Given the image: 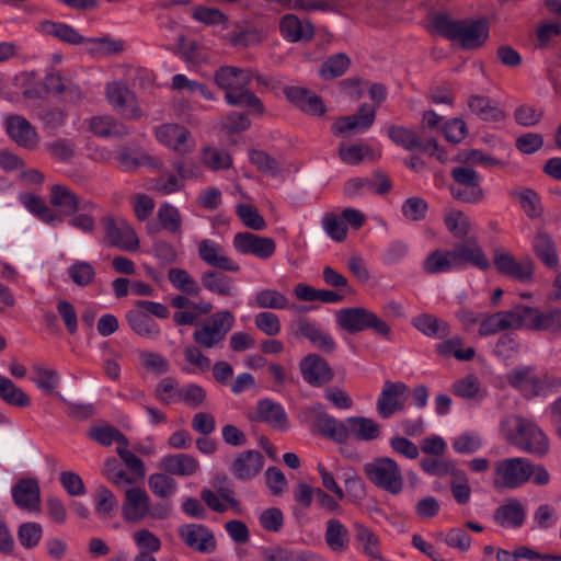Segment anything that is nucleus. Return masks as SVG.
<instances>
[{
  "label": "nucleus",
  "instance_id": "1",
  "mask_svg": "<svg viewBox=\"0 0 561 561\" xmlns=\"http://www.w3.org/2000/svg\"><path fill=\"white\" fill-rule=\"evenodd\" d=\"M503 438L517 449L535 456H545L549 440L542 430L530 419L507 415L500 423Z\"/></svg>",
  "mask_w": 561,
  "mask_h": 561
},
{
  "label": "nucleus",
  "instance_id": "2",
  "mask_svg": "<svg viewBox=\"0 0 561 561\" xmlns=\"http://www.w3.org/2000/svg\"><path fill=\"white\" fill-rule=\"evenodd\" d=\"M436 34L451 42H457L463 49L480 48L489 37L488 24L480 20H451L438 14L433 18Z\"/></svg>",
  "mask_w": 561,
  "mask_h": 561
},
{
  "label": "nucleus",
  "instance_id": "3",
  "mask_svg": "<svg viewBox=\"0 0 561 561\" xmlns=\"http://www.w3.org/2000/svg\"><path fill=\"white\" fill-rule=\"evenodd\" d=\"M234 316L229 310L217 311L204 319L193 332L195 344L204 350L219 347L234 325Z\"/></svg>",
  "mask_w": 561,
  "mask_h": 561
},
{
  "label": "nucleus",
  "instance_id": "4",
  "mask_svg": "<svg viewBox=\"0 0 561 561\" xmlns=\"http://www.w3.org/2000/svg\"><path fill=\"white\" fill-rule=\"evenodd\" d=\"M367 479L377 488L398 495L402 492L404 480L400 466L390 457H377L363 466Z\"/></svg>",
  "mask_w": 561,
  "mask_h": 561
},
{
  "label": "nucleus",
  "instance_id": "5",
  "mask_svg": "<svg viewBox=\"0 0 561 561\" xmlns=\"http://www.w3.org/2000/svg\"><path fill=\"white\" fill-rule=\"evenodd\" d=\"M336 321L350 334L366 330H373L377 335L385 339H389L391 334V329L385 320L363 307L341 309L336 313Z\"/></svg>",
  "mask_w": 561,
  "mask_h": 561
},
{
  "label": "nucleus",
  "instance_id": "6",
  "mask_svg": "<svg viewBox=\"0 0 561 561\" xmlns=\"http://www.w3.org/2000/svg\"><path fill=\"white\" fill-rule=\"evenodd\" d=\"M492 262L497 273L520 283L533 279L535 262L529 255L517 260L504 248H496L492 253Z\"/></svg>",
  "mask_w": 561,
  "mask_h": 561
},
{
  "label": "nucleus",
  "instance_id": "7",
  "mask_svg": "<svg viewBox=\"0 0 561 561\" xmlns=\"http://www.w3.org/2000/svg\"><path fill=\"white\" fill-rule=\"evenodd\" d=\"M529 460L513 457L499 460L494 466L493 485L496 489L514 490L527 482Z\"/></svg>",
  "mask_w": 561,
  "mask_h": 561
},
{
  "label": "nucleus",
  "instance_id": "8",
  "mask_svg": "<svg viewBox=\"0 0 561 561\" xmlns=\"http://www.w3.org/2000/svg\"><path fill=\"white\" fill-rule=\"evenodd\" d=\"M106 241L115 248L127 252L139 249V239L134 228L122 217L107 215L102 218Z\"/></svg>",
  "mask_w": 561,
  "mask_h": 561
},
{
  "label": "nucleus",
  "instance_id": "9",
  "mask_svg": "<svg viewBox=\"0 0 561 561\" xmlns=\"http://www.w3.org/2000/svg\"><path fill=\"white\" fill-rule=\"evenodd\" d=\"M520 322L522 328L559 335L561 334V309L554 307L540 310L520 305Z\"/></svg>",
  "mask_w": 561,
  "mask_h": 561
},
{
  "label": "nucleus",
  "instance_id": "10",
  "mask_svg": "<svg viewBox=\"0 0 561 561\" xmlns=\"http://www.w3.org/2000/svg\"><path fill=\"white\" fill-rule=\"evenodd\" d=\"M154 137L159 144L182 156L192 152L195 147L191 131L179 124L165 123L157 126Z\"/></svg>",
  "mask_w": 561,
  "mask_h": 561
},
{
  "label": "nucleus",
  "instance_id": "11",
  "mask_svg": "<svg viewBox=\"0 0 561 561\" xmlns=\"http://www.w3.org/2000/svg\"><path fill=\"white\" fill-rule=\"evenodd\" d=\"M106 100L111 106L124 118L136 121L142 117L135 93L121 82L106 85Z\"/></svg>",
  "mask_w": 561,
  "mask_h": 561
},
{
  "label": "nucleus",
  "instance_id": "12",
  "mask_svg": "<svg viewBox=\"0 0 561 561\" xmlns=\"http://www.w3.org/2000/svg\"><path fill=\"white\" fill-rule=\"evenodd\" d=\"M409 387L402 381L386 380L377 399L376 409L382 419L391 417L405 408Z\"/></svg>",
  "mask_w": 561,
  "mask_h": 561
},
{
  "label": "nucleus",
  "instance_id": "13",
  "mask_svg": "<svg viewBox=\"0 0 561 561\" xmlns=\"http://www.w3.org/2000/svg\"><path fill=\"white\" fill-rule=\"evenodd\" d=\"M232 245L238 253L253 255L261 260L272 257L276 251V242L273 238L259 236L249 231L236 233Z\"/></svg>",
  "mask_w": 561,
  "mask_h": 561
},
{
  "label": "nucleus",
  "instance_id": "14",
  "mask_svg": "<svg viewBox=\"0 0 561 561\" xmlns=\"http://www.w3.org/2000/svg\"><path fill=\"white\" fill-rule=\"evenodd\" d=\"M450 251L457 271L462 270L467 265L474 266L481 271H488L491 267V262L477 240L471 239L458 242Z\"/></svg>",
  "mask_w": 561,
  "mask_h": 561
},
{
  "label": "nucleus",
  "instance_id": "15",
  "mask_svg": "<svg viewBox=\"0 0 561 561\" xmlns=\"http://www.w3.org/2000/svg\"><path fill=\"white\" fill-rule=\"evenodd\" d=\"M299 369L302 379L311 387H322L334 377L330 364L316 353L306 355L299 363Z\"/></svg>",
  "mask_w": 561,
  "mask_h": 561
},
{
  "label": "nucleus",
  "instance_id": "16",
  "mask_svg": "<svg viewBox=\"0 0 561 561\" xmlns=\"http://www.w3.org/2000/svg\"><path fill=\"white\" fill-rule=\"evenodd\" d=\"M9 137L20 147L28 150L37 148L41 137L33 125L21 115H10L4 122Z\"/></svg>",
  "mask_w": 561,
  "mask_h": 561
},
{
  "label": "nucleus",
  "instance_id": "17",
  "mask_svg": "<svg viewBox=\"0 0 561 561\" xmlns=\"http://www.w3.org/2000/svg\"><path fill=\"white\" fill-rule=\"evenodd\" d=\"M519 328H522L520 305H517L507 311H500L485 317L482 314L479 334L488 336L505 330Z\"/></svg>",
  "mask_w": 561,
  "mask_h": 561
},
{
  "label": "nucleus",
  "instance_id": "18",
  "mask_svg": "<svg viewBox=\"0 0 561 561\" xmlns=\"http://www.w3.org/2000/svg\"><path fill=\"white\" fill-rule=\"evenodd\" d=\"M179 536L191 549L210 553L216 550L217 543L214 533L201 524H186L179 528Z\"/></svg>",
  "mask_w": 561,
  "mask_h": 561
},
{
  "label": "nucleus",
  "instance_id": "19",
  "mask_svg": "<svg viewBox=\"0 0 561 561\" xmlns=\"http://www.w3.org/2000/svg\"><path fill=\"white\" fill-rule=\"evenodd\" d=\"M49 201L65 216H72L78 210L90 211L95 208L92 202L79 198L67 186L59 184L51 186Z\"/></svg>",
  "mask_w": 561,
  "mask_h": 561
},
{
  "label": "nucleus",
  "instance_id": "20",
  "mask_svg": "<svg viewBox=\"0 0 561 561\" xmlns=\"http://www.w3.org/2000/svg\"><path fill=\"white\" fill-rule=\"evenodd\" d=\"M150 497L145 489L131 486L125 490L122 515L128 523H139L147 517Z\"/></svg>",
  "mask_w": 561,
  "mask_h": 561
},
{
  "label": "nucleus",
  "instance_id": "21",
  "mask_svg": "<svg viewBox=\"0 0 561 561\" xmlns=\"http://www.w3.org/2000/svg\"><path fill=\"white\" fill-rule=\"evenodd\" d=\"M198 255L204 263L217 270L233 273L240 271V265L226 254L219 243L210 239L199 241Z\"/></svg>",
  "mask_w": 561,
  "mask_h": 561
},
{
  "label": "nucleus",
  "instance_id": "22",
  "mask_svg": "<svg viewBox=\"0 0 561 561\" xmlns=\"http://www.w3.org/2000/svg\"><path fill=\"white\" fill-rule=\"evenodd\" d=\"M310 412L313 417V426L322 436L340 444L347 440L345 421L342 422L329 415L321 404L312 407Z\"/></svg>",
  "mask_w": 561,
  "mask_h": 561
},
{
  "label": "nucleus",
  "instance_id": "23",
  "mask_svg": "<svg viewBox=\"0 0 561 561\" xmlns=\"http://www.w3.org/2000/svg\"><path fill=\"white\" fill-rule=\"evenodd\" d=\"M264 466V457L259 450L238 453L230 465L231 473L241 481L256 477Z\"/></svg>",
  "mask_w": 561,
  "mask_h": 561
},
{
  "label": "nucleus",
  "instance_id": "24",
  "mask_svg": "<svg viewBox=\"0 0 561 561\" xmlns=\"http://www.w3.org/2000/svg\"><path fill=\"white\" fill-rule=\"evenodd\" d=\"M283 38L289 43H308L314 36V26L309 20H301L295 14H285L279 21Z\"/></svg>",
  "mask_w": 561,
  "mask_h": 561
},
{
  "label": "nucleus",
  "instance_id": "25",
  "mask_svg": "<svg viewBox=\"0 0 561 561\" xmlns=\"http://www.w3.org/2000/svg\"><path fill=\"white\" fill-rule=\"evenodd\" d=\"M14 504L28 512L36 511L41 503V489L34 478H25L18 481L12 488Z\"/></svg>",
  "mask_w": 561,
  "mask_h": 561
},
{
  "label": "nucleus",
  "instance_id": "26",
  "mask_svg": "<svg viewBox=\"0 0 561 561\" xmlns=\"http://www.w3.org/2000/svg\"><path fill=\"white\" fill-rule=\"evenodd\" d=\"M253 75L250 70L233 66H222L214 75L217 87L226 93L233 92L249 85Z\"/></svg>",
  "mask_w": 561,
  "mask_h": 561
},
{
  "label": "nucleus",
  "instance_id": "27",
  "mask_svg": "<svg viewBox=\"0 0 561 561\" xmlns=\"http://www.w3.org/2000/svg\"><path fill=\"white\" fill-rule=\"evenodd\" d=\"M531 247L536 257L546 267L554 270L559 266L557 244L548 232L537 230L534 234Z\"/></svg>",
  "mask_w": 561,
  "mask_h": 561
},
{
  "label": "nucleus",
  "instance_id": "28",
  "mask_svg": "<svg viewBox=\"0 0 561 561\" xmlns=\"http://www.w3.org/2000/svg\"><path fill=\"white\" fill-rule=\"evenodd\" d=\"M494 522L504 528H519L526 518L524 505L517 499H510L493 514Z\"/></svg>",
  "mask_w": 561,
  "mask_h": 561
},
{
  "label": "nucleus",
  "instance_id": "29",
  "mask_svg": "<svg viewBox=\"0 0 561 561\" xmlns=\"http://www.w3.org/2000/svg\"><path fill=\"white\" fill-rule=\"evenodd\" d=\"M256 414V419L260 422H264L273 428L286 431L289 427L288 417L284 408L271 399H261L257 401Z\"/></svg>",
  "mask_w": 561,
  "mask_h": 561
},
{
  "label": "nucleus",
  "instance_id": "30",
  "mask_svg": "<svg viewBox=\"0 0 561 561\" xmlns=\"http://www.w3.org/2000/svg\"><path fill=\"white\" fill-rule=\"evenodd\" d=\"M36 30L69 45H80L87 42L73 26L64 22L43 20L37 24Z\"/></svg>",
  "mask_w": 561,
  "mask_h": 561
},
{
  "label": "nucleus",
  "instance_id": "31",
  "mask_svg": "<svg viewBox=\"0 0 561 561\" xmlns=\"http://www.w3.org/2000/svg\"><path fill=\"white\" fill-rule=\"evenodd\" d=\"M375 116V108L369 104H363L358 108L357 114L345 116L336 121L332 126L333 133L341 135L357 127L367 129L374 124Z\"/></svg>",
  "mask_w": 561,
  "mask_h": 561
},
{
  "label": "nucleus",
  "instance_id": "32",
  "mask_svg": "<svg viewBox=\"0 0 561 561\" xmlns=\"http://www.w3.org/2000/svg\"><path fill=\"white\" fill-rule=\"evenodd\" d=\"M160 468L173 476L190 477L199 469L198 461L188 454L168 455L161 459Z\"/></svg>",
  "mask_w": 561,
  "mask_h": 561
},
{
  "label": "nucleus",
  "instance_id": "33",
  "mask_svg": "<svg viewBox=\"0 0 561 561\" xmlns=\"http://www.w3.org/2000/svg\"><path fill=\"white\" fill-rule=\"evenodd\" d=\"M347 439L354 436L358 440L368 442L380 436V426L373 419L365 416H351L345 420Z\"/></svg>",
  "mask_w": 561,
  "mask_h": 561
},
{
  "label": "nucleus",
  "instance_id": "34",
  "mask_svg": "<svg viewBox=\"0 0 561 561\" xmlns=\"http://www.w3.org/2000/svg\"><path fill=\"white\" fill-rule=\"evenodd\" d=\"M91 131L102 138H124L129 135V128L113 116H94L90 121Z\"/></svg>",
  "mask_w": 561,
  "mask_h": 561
},
{
  "label": "nucleus",
  "instance_id": "35",
  "mask_svg": "<svg viewBox=\"0 0 561 561\" xmlns=\"http://www.w3.org/2000/svg\"><path fill=\"white\" fill-rule=\"evenodd\" d=\"M126 320L130 329L140 336L157 339L161 333L159 325L141 308L135 307L127 311Z\"/></svg>",
  "mask_w": 561,
  "mask_h": 561
},
{
  "label": "nucleus",
  "instance_id": "36",
  "mask_svg": "<svg viewBox=\"0 0 561 561\" xmlns=\"http://www.w3.org/2000/svg\"><path fill=\"white\" fill-rule=\"evenodd\" d=\"M201 283L205 289L219 296L232 297L238 294V287L233 279L216 271L204 272L201 276Z\"/></svg>",
  "mask_w": 561,
  "mask_h": 561
},
{
  "label": "nucleus",
  "instance_id": "37",
  "mask_svg": "<svg viewBox=\"0 0 561 561\" xmlns=\"http://www.w3.org/2000/svg\"><path fill=\"white\" fill-rule=\"evenodd\" d=\"M324 541L333 552H344L350 546L348 529L340 519L331 518L325 523Z\"/></svg>",
  "mask_w": 561,
  "mask_h": 561
},
{
  "label": "nucleus",
  "instance_id": "38",
  "mask_svg": "<svg viewBox=\"0 0 561 561\" xmlns=\"http://www.w3.org/2000/svg\"><path fill=\"white\" fill-rule=\"evenodd\" d=\"M508 383L526 396H536L540 390V381L529 367H519L507 375Z\"/></svg>",
  "mask_w": 561,
  "mask_h": 561
},
{
  "label": "nucleus",
  "instance_id": "39",
  "mask_svg": "<svg viewBox=\"0 0 561 561\" xmlns=\"http://www.w3.org/2000/svg\"><path fill=\"white\" fill-rule=\"evenodd\" d=\"M422 268L426 274H439L457 271L450 250H434L423 261Z\"/></svg>",
  "mask_w": 561,
  "mask_h": 561
},
{
  "label": "nucleus",
  "instance_id": "40",
  "mask_svg": "<svg viewBox=\"0 0 561 561\" xmlns=\"http://www.w3.org/2000/svg\"><path fill=\"white\" fill-rule=\"evenodd\" d=\"M413 325L430 337L445 339L450 334L448 322L432 314H422L414 318Z\"/></svg>",
  "mask_w": 561,
  "mask_h": 561
},
{
  "label": "nucleus",
  "instance_id": "41",
  "mask_svg": "<svg viewBox=\"0 0 561 561\" xmlns=\"http://www.w3.org/2000/svg\"><path fill=\"white\" fill-rule=\"evenodd\" d=\"M451 391L455 396L471 401H481L485 397V391L481 388L479 378L473 374L456 380L451 385Z\"/></svg>",
  "mask_w": 561,
  "mask_h": 561
},
{
  "label": "nucleus",
  "instance_id": "42",
  "mask_svg": "<svg viewBox=\"0 0 561 561\" xmlns=\"http://www.w3.org/2000/svg\"><path fill=\"white\" fill-rule=\"evenodd\" d=\"M510 197L518 201L519 206L529 218H538L543 209L539 195L531 188H512L508 191Z\"/></svg>",
  "mask_w": 561,
  "mask_h": 561
},
{
  "label": "nucleus",
  "instance_id": "43",
  "mask_svg": "<svg viewBox=\"0 0 561 561\" xmlns=\"http://www.w3.org/2000/svg\"><path fill=\"white\" fill-rule=\"evenodd\" d=\"M0 399L9 405L27 408L31 398L19 388L10 378L0 375Z\"/></svg>",
  "mask_w": 561,
  "mask_h": 561
},
{
  "label": "nucleus",
  "instance_id": "44",
  "mask_svg": "<svg viewBox=\"0 0 561 561\" xmlns=\"http://www.w3.org/2000/svg\"><path fill=\"white\" fill-rule=\"evenodd\" d=\"M225 101L231 106L250 108L253 113L262 114L264 112L262 101L249 89V85L226 93Z\"/></svg>",
  "mask_w": 561,
  "mask_h": 561
},
{
  "label": "nucleus",
  "instance_id": "45",
  "mask_svg": "<svg viewBox=\"0 0 561 561\" xmlns=\"http://www.w3.org/2000/svg\"><path fill=\"white\" fill-rule=\"evenodd\" d=\"M387 135L397 146L402 147L407 151H416L421 146V137L410 128L400 125H390L387 128Z\"/></svg>",
  "mask_w": 561,
  "mask_h": 561
},
{
  "label": "nucleus",
  "instance_id": "46",
  "mask_svg": "<svg viewBox=\"0 0 561 561\" xmlns=\"http://www.w3.org/2000/svg\"><path fill=\"white\" fill-rule=\"evenodd\" d=\"M254 304L257 308L284 310L289 308V299L280 291L273 288L259 290L254 296Z\"/></svg>",
  "mask_w": 561,
  "mask_h": 561
},
{
  "label": "nucleus",
  "instance_id": "47",
  "mask_svg": "<svg viewBox=\"0 0 561 561\" xmlns=\"http://www.w3.org/2000/svg\"><path fill=\"white\" fill-rule=\"evenodd\" d=\"M169 282L180 291L188 296H198L202 288L187 271L180 267H172L168 272Z\"/></svg>",
  "mask_w": 561,
  "mask_h": 561
},
{
  "label": "nucleus",
  "instance_id": "48",
  "mask_svg": "<svg viewBox=\"0 0 561 561\" xmlns=\"http://www.w3.org/2000/svg\"><path fill=\"white\" fill-rule=\"evenodd\" d=\"M468 105L471 112L483 121L497 122L504 117L503 111L485 96L473 95L469 99Z\"/></svg>",
  "mask_w": 561,
  "mask_h": 561
},
{
  "label": "nucleus",
  "instance_id": "49",
  "mask_svg": "<svg viewBox=\"0 0 561 561\" xmlns=\"http://www.w3.org/2000/svg\"><path fill=\"white\" fill-rule=\"evenodd\" d=\"M157 217L162 229L172 234H181L182 216L178 207L170 203L160 205Z\"/></svg>",
  "mask_w": 561,
  "mask_h": 561
},
{
  "label": "nucleus",
  "instance_id": "50",
  "mask_svg": "<svg viewBox=\"0 0 561 561\" xmlns=\"http://www.w3.org/2000/svg\"><path fill=\"white\" fill-rule=\"evenodd\" d=\"M67 274L73 284L87 287L94 282L96 271L90 262L77 260L68 266Z\"/></svg>",
  "mask_w": 561,
  "mask_h": 561
},
{
  "label": "nucleus",
  "instance_id": "51",
  "mask_svg": "<svg viewBox=\"0 0 561 561\" xmlns=\"http://www.w3.org/2000/svg\"><path fill=\"white\" fill-rule=\"evenodd\" d=\"M149 490L160 499H168L175 494L178 484L175 480L163 472L152 473L148 478Z\"/></svg>",
  "mask_w": 561,
  "mask_h": 561
},
{
  "label": "nucleus",
  "instance_id": "52",
  "mask_svg": "<svg viewBox=\"0 0 561 561\" xmlns=\"http://www.w3.org/2000/svg\"><path fill=\"white\" fill-rule=\"evenodd\" d=\"M449 192L456 201L465 204H479L484 199V191L481 183H471L465 185H450Z\"/></svg>",
  "mask_w": 561,
  "mask_h": 561
},
{
  "label": "nucleus",
  "instance_id": "53",
  "mask_svg": "<svg viewBox=\"0 0 561 561\" xmlns=\"http://www.w3.org/2000/svg\"><path fill=\"white\" fill-rule=\"evenodd\" d=\"M118 501L115 494L106 486H98L94 495L95 513L103 518H111L113 511L117 507Z\"/></svg>",
  "mask_w": 561,
  "mask_h": 561
},
{
  "label": "nucleus",
  "instance_id": "54",
  "mask_svg": "<svg viewBox=\"0 0 561 561\" xmlns=\"http://www.w3.org/2000/svg\"><path fill=\"white\" fill-rule=\"evenodd\" d=\"M353 527L355 538L360 545L363 553L366 556L378 553L380 550L379 537L362 523L355 522Z\"/></svg>",
  "mask_w": 561,
  "mask_h": 561
},
{
  "label": "nucleus",
  "instance_id": "55",
  "mask_svg": "<svg viewBox=\"0 0 561 561\" xmlns=\"http://www.w3.org/2000/svg\"><path fill=\"white\" fill-rule=\"evenodd\" d=\"M183 355L185 362L192 366V368L183 367L182 371L184 373H195L198 371H207L210 367V359L203 352L202 347L197 344L187 345L183 350Z\"/></svg>",
  "mask_w": 561,
  "mask_h": 561
},
{
  "label": "nucleus",
  "instance_id": "56",
  "mask_svg": "<svg viewBox=\"0 0 561 561\" xmlns=\"http://www.w3.org/2000/svg\"><path fill=\"white\" fill-rule=\"evenodd\" d=\"M33 382L38 389L47 393H53L60 383V377L55 369L45 368L42 365L33 366Z\"/></svg>",
  "mask_w": 561,
  "mask_h": 561
},
{
  "label": "nucleus",
  "instance_id": "57",
  "mask_svg": "<svg viewBox=\"0 0 561 561\" xmlns=\"http://www.w3.org/2000/svg\"><path fill=\"white\" fill-rule=\"evenodd\" d=\"M103 474L106 479L112 482L115 486H122L125 484H135L137 479L134 476L128 474L116 458H108L103 467Z\"/></svg>",
  "mask_w": 561,
  "mask_h": 561
},
{
  "label": "nucleus",
  "instance_id": "58",
  "mask_svg": "<svg viewBox=\"0 0 561 561\" xmlns=\"http://www.w3.org/2000/svg\"><path fill=\"white\" fill-rule=\"evenodd\" d=\"M445 225L448 231L458 239L466 238L471 229L469 217L460 210H450L445 216Z\"/></svg>",
  "mask_w": 561,
  "mask_h": 561
},
{
  "label": "nucleus",
  "instance_id": "59",
  "mask_svg": "<svg viewBox=\"0 0 561 561\" xmlns=\"http://www.w3.org/2000/svg\"><path fill=\"white\" fill-rule=\"evenodd\" d=\"M202 161L213 171L227 170L232 165V158L228 152L213 147L203 148Z\"/></svg>",
  "mask_w": 561,
  "mask_h": 561
},
{
  "label": "nucleus",
  "instance_id": "60",
  "mask_svg": "<svg viewBox=\"0 0 561 561\" xmlns=\"http://www.w3.org/2000/svg\"><path fill=\"white\" fill-rule=\"evenodd\" d=\"M24 206L33 214L37 215L43 221L55 225L60 222L59 216L54 213L45 202L35 195H26L22 198Z\"/></svg>",
  "mask_w": 561,
  "mask_h": 561
},
{
  "label": "nucleus",
  "instance_id": "61",
  "mask_svg": "<svg viewBox=\"0 0 561 561\" xmlns=\"http://www.w3.org/2000/svg\"><path fill=\"white\" fill-rule=\"evenodd\" d=\"M321 331L322 329L316 321L299 317L290 323L288 334L294 339L305 337L311 343Z\"/></svg>",
  "mask_w": 561,
  "mask_h": 561
},
{
  "label": "nucleus",
  "instance_id": "62",
  "mask_svg": "<svg viewBox=\"0 0 561 561\" xmlns=\"http://www.w3.org/2000/svg\"><path fill=\"white\" fill-rule=\"evenodd\" d=\"M140 364L145 370L154 375H164L170 370L169 360L160 353L151 351L139 352Z\"/></svg>",
  "mask_w": 561,
  "mask_h": 561
},
{
  "label": "nucleus",
  "instance_id": "63",
  "mask_svg": "<svg viewBox=\"0 0 561 561\" xmlns=\"http://www.w3.org/2000/svg\"><path fill=\"white\" fill-rule=\"evenodd\" d=\"M181 387L173 377L162 378L154 388V396L157 400L162 404H171L179 402V393Z\"/></svg>",
  "mask_w": 561,
  "mask_h": 561
},
{
  "label": "nucleus",
  "instance_id": "64",
  "mask_svg": "<svg viewBox=\"0 0 561 561\" xmlns=\"http://www.w3.org/2000/svg\"><path fill=\"white\" fill-rule=\"evenodd\" d=\"M350 67V58L345 54H335L328 58L320 68L323 79H333L343 76Z\"/></svg>",
  "mask_w": 561,
  "mask_h": 561
}]
</instances>
